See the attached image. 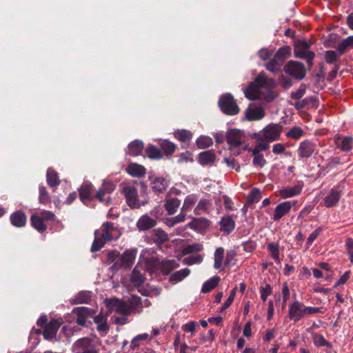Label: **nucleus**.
Here are the masks:
<instances>
[{"label":"nucleus","instance_id":"obj_1","mask_svg":"<svg viewBox=\"0 0 353 353\" xmlns=\"http://www.w3.org/2000/svg\"><path fill=\"white\" fill-rule=\"evenodd\" d=\"M121 232L112 222L103 223L101 228L94 232V240L91 247V252L101 250L106 242L116 240L120 237Z\"/></svg>","mask_w":353,"mask_h":353},{"label":"nucleus","instance_id":"obj_2","mask_svg":"<svg viewBox=\"0 0 353 353\" xmlns=\"http://www.w3.org/2000/svg\"><path fill=\"white\" fill-rule=\"evenodd\" d=\"M275 85V81L268 78L265 72H261L245 90V95L250 100H255L260 97L261 88H272Z\"/></svg>","mask_w":353,"mask_h":353},{"label":"nucleus","instance_id":"obj_3","mask_svg":"<svg viewBox=\"0 0 353 353\" xmlns=\"http://www.w3.org/2000/svg\"><path fill=\"white\" fill-rule=\"evenodd\" d=\"M72 352V353H98L99 349L94 339L83 337L73 343Z\"/></svg>","mask_w":353,"mask_h":353},{"label":"nucleus","instance_id":"obj_4","mask_svg":"<svg viewBox=\"0 0 353 353\" xmlns=\"http://www.w3.org/2000/svg\"><path fill=\"white\" fill-rule=\"evenodd\" d=\"M137 250L131 248L126 250L119 257V259L111 267L112 270H117L119 268H128L131 267L134 262L137 256Z\"/></svg>","mask_w":353,"mask_h":353},{"label":"nucleus","instance_id":"obj_5","mask_svg":"<svg viewBox=\"0 0 353 353\" xmlns=\"http://www.w3.org/2000/svg\"><path fill=\"white\" fill-rule=\"evenodd\" d=\"M219 105L222 112L228 115L237 114L240 110L233 96L228 93L220 97Z\"/></svg>","mask_w":353,"mask_h":353},{"label":"nucleus","instance_id":"obj_6","mask_svg":"<svg viewBox=\"0 0 353 353\" xmlns=\"http://www.w3.org/2000/svg\"><path fill=\"white\" fill-rule=\"evenodd\" d=\"M116 184L111 181L104 180L95 194V198L101 203L108 204L111 201L110 194L114 191Z\"/></svg>","mask_w":353,"mask_h":353},{"label":"nucleus","instance_id":"obj_7","mask_svg":"<svg viewBox=\"0 0 353 353\" xmlns=\"http://www.w3.org/2000/svg\"><path fill=\"white\" fill-rule=\"evenodd\" d=\"M105 305L108 308V313L116 312L123 316L129 315L127 305L125 301L117 298L105 299Z\"/></svg>","mask_w":353,"mask_h":353},{"label":"nucleus","instance_id":"obj_8","mask_svg":"<svg viewBox=\"0 0 353 353\" xmlns=\"http://www.w3.org/2000/svg\"><path fill=\"white\" fill-rule=\"evenodd\" d=\"M225 138L230 150H233L244 143L245 136L240 130L232 129L227 132Z\"/></svg>","mask_w":353,"mask_h":353},{"label":"nucleus","instance_id":"obj_9","mask_svg":"<svg viewBox=\"0 0 353 353\" xmlns=\"http://www.w3.org/2000/svg\"><path fill=\"white\" fill-rule=\"evenodd\" d=\"M283 128V125L280 123H270L267 125L261 130L264 140L267 142L279 140Z\"/></svg>","mask_w":353,"mask_h":353},{"label":"nucleus","instance_id":"obj_10","mask_svg":"<svg viewBox=\"0 0 353 353\" xmlns=\"http://www.w3.org/2000/svg\"><path fill=\"white\" fill-rule=\"evenodd\" d=\"M284 71L298 79H302L306 74L304 65L295 61H290L285 65Z\"/></svg>","mask_w":353,"mask_h":353},{"label":"nucleus","instance_id":"obj_11","mask_svg":"<svg viewBox=\"0 0 353 353\" xmlns=\"http://www.w3.org/2000/svg\"><path fill=\"white\" fill-rule=\"evenodd\" d=\"M121 192L124 194L128 206L132 208H139L138 192L134 186L125 185L122 188Z\"/></svg>","mask_w":353,"mask_h":353},{"label":"nucleus","instance_id":"obj_12","mask_svg":"<svg viewBox=\"0 0 353 353\" xmlns=\"http://www.w3.org/2000/svg\"><path fill=\"white\" fill-rule=\"evenodd\" d=\"M108 314H109L107 312V314L104 315L103 312H101L94 317V322L97 325V330L102 336H105L110 329L107 322Z\"/></svg>","mask_w":353,"mask_h":353},{"label":"nucleus","instance_id":"obj_13","mask_svg":"<svg viewBox=\"0 0 353 353\" xmlns=\"http://www.w3.org/2000/svg\"><path fill=\"white\" fill-rule=\"evenodd\" d=\"M294 53L296 57L309 61V45L305 40H298L294 43Z\"/></svg>","mask_w":353,"mask_h":353},{"label":"nucleus","instance_id":"obj_14","mask_svg":"<svg viewBox=\"0 0 353 353\" xmlns=\"http://www.w3.org/2000/svg\"><path fill=\"white\" fill-rule=\"evenodd\" d=\"M245 114L247 120L253 121L263 119L265 116V112L263 108L252 105L246 109Z\"/></svg>","mask_w":353,"mask_h":353},{"label":"nucleus","instance_id":"obj_15","mask_svg":"<svg viewBox=\"0 0 353 353\" xmlns=\"http://www.w3.org/2000/svg\"><path fill=\"white\" fill-rule=\"evenodd\" d=\"M307 307L299 303V301H295L289 309V316L291 319L296 321H299L303 316L305 315Z\"/></svg>","mask_w":353,"mask_h":353},{"label":"nucleus","instance_id":"obj_16","mask_svg":"<svg viewBox=\"0 0 353 353\" xmlns=\"http://www.w3.org/2000/svg\"><path fill=\"white\" fill-rule=\"evenodd\" d=\"M125 303L129 315L141 313L143 311L141 299L137 295H132Z\"/></svg>","mask_w":353,"mask_h":353},{"label":"nucleus","instance_id":"obj_17","mask_svg":"<svg viewBox=\"0 0 353 353\" xmlns=\"http://www.w3.org/2000/svg\"><path fill=\"white\" fill-rule=\"evenodd\" d=\"M150 239L157 247H161L169 238L168 233L163 230L157 228L150 232Z\"/></svg>","mask_w":353,"mask_h":353},{"label":"nucleus","instance_id":"obj_18","mask_svg":"<svg viewBox=\"0 0 353 353\" xmlns=\"http://www.w3.org/2000/svg\"><path fill=\"white\" fill-rule=\"evenodd\" d=\"M61 326V322L56 319H52L46 324L43 332V335L45 339H53L57 333L58 330Z\"/></svg>","mask_w":353,"mask_h":353},{"label":"nucleus","instance_id":"obj_19","mask_svg":"<svg viewBox=\"0 0 353 353\" xmlns=\"http://www.w3.org/2000/svg\"><path fill=\"white\" fill-rule=\"evenodd\" d=\"M74 311L77 312L76 322L80 325H85L88 318L95 312L87 307H79Z\"/></svg>","mask_w":353,"mask_h":353},{"label":"nucleus","instance_id":"obj_20","mask_svg":"<svg viewBox=\"0 0 353 353\" xmlns=\"http://www.w3.org/2000/svg\"><path fill=\"white\" fill-rule=\"evenodd\" d=\"M157 223V221L154 219L148 214H144L137 221V227L139 230L145 231L154 228Z\"/></svg>","mask_w":353,"mask_h":353},{"label":"nucleus","instance_id":"obj_21","mask_svg":"<svg viewBox=\"0 0 353 353\" xmlns=\"http://www.w3.org/2000/svg\"><path fill=\"white\" fill-rule=\"evenodd\" d=\"M210 223V221L204 217L193 218L187 225L193 230L203 232L209 227Z\"/></svg>","mask_w":353,"mask_h":353},{"label":"nucleus","instance_id":"obj_22","mask_svg":"<svg viewBox=\"0 0 353 353\" xmlns=\"http://www.w3.org/2000/svg\"><path fill=\"white\" fill-rule=\"evenodd\" d=\"M294 203L291 201H285L279 203L275 208L273 219L278 221L281 219L283 216L287 214L291 210L292 207Z\"/></svg>","mask_w":353,"mask_h":353},{"label":"nucleus","instance_id":"obj_23","mask_svg":"<svg viewBox=\"0 0 353 353\" xmlns=\"http://www.w3.org/2000/svg\"><path fill=\"white\" fill-rule=\"evenodd\" d=\"M336 147L343 152H350L352 148L353 138L351 137H345L343 139L340 136L334 138Z\"/></svg>","mask_w":353,"mask_h":353},{"label":"nucleus","instance_id":"obj_24","mask_svg":"<svg viewBox=\"0 0 353 353\" xmlns=\"http://www.w3.org/2000/svg\"><path fill=\"white\" fill-rule=\"evenodd\" d=\"M303 183L299 182L297 184L292 187H286L280 190V195L284 198H289L296 196L301 192Z\"/></svg>","mask_w":353,"mask_h":353},{"label":"nucleus","instance_id":"obj_25","mask_svg":"<svg viewBox=\"0 0 353 353\" xmlns=\"http://www.w3.org/2000/svg\"><path fill=\"white\" fill-rule=\"evenodd\" d=\"M26 215L21 210L16 211L10 215L11 223L15 227H23L26 223Z\"/></svg>","mask_w":353,"mask_h":353},{"label":"nucleus","instance_id":"obj_26","mask_svg":"<svg viewBox=\"0 0 353 353\" xmlns=\"http://www.w3.org/2000/svg\"><path fill=\"white\" fill-rule=\"evenodd\" d=\"M179 267V263L175 260H163L158 264V268L163 274H169L174 269Z\"/></svg>","mask_w":353,"mask_h":353},{"label":"nucleus","instance_id":"obj_27","mask_svg":"<svg viewBox=\"0 0 353 353\" xmlns=\"http://www.w3.org/2000/svg\"><path fill=\"white\" fill-rule=\"evenodd\" d=\"M126 171L133 177H141L146 173L145 168L137 163H130L126 168Z\"/></svg>","mask_w":353,"mask_h":353},{"label":"nucleus","instance_id":"obj_28","mask_svg":"<svg viewBox=\"0 0 353 353\" xmlns=\"http://www.w3.org/2000/svg\"><path fill=\"white\" fill-rule=\"evenodd\" d=\"M181 201L177 198H169L165 201L164 207L169 215L176 213L180 205Z\"/></svg>","mask_w":353,"mask_h":353},{"label":"nucleus","instance_id":"obj_29","mask_svg":"<svg viewBox=\"0 0 353 353\" xmlns=\"http://www.w3.org/2000/svg\"><path fill=\"white\" fill-rule=\"evenodd\" d=\"M225 250L223 248H218L216 249L214 254V268L216 270L221 269L223 265H225L224 260Z\"/></svg>","mask_w":353,"mask_h":353},{"label":"nucleus","instance_id":"obj_30","mask_svg":"<svg viewBox=\"0 0 353 353\" xmlns=\"http://www.w3.org/2000/svg\"><path fill=\"white\" fill-rule=\"evenodd\" d=\"M216 159V154L212 150H206L199 154V162L201 165H205L212 163Z\"/></svg>","mask_w":353,"mask_h":353},{"label":"nucleus","instance_id":"obj_31","mask_svg":"<svg viewBox=\"0 0 353 353\" xmlns=\"http://www.w3.org/2000/svg\"><path fill=\"white\" fill-rule=\"evenodd\" d=\"M32 226L39 232H43L47 230L45 221L39 214H32L30 217Z\"/></svg>","mask_w":353,"mask_h":353},{"label":"nucleus","instance_id":"obj_32","mask_svg":"<svg viewBox=\"0 0 353 353\" xmlns=\"http://www.w3.org/2000/svg\"><path fill=\"white\" fill-rule=\"evenodd\" d=\"M221 279L218 276H215L205 281L201 288L202 293H208L214 290L219 283Z\"/></svg>","mask_w":353,"mask_h":353},{"label":"nucleus","instance_id":"obj_33","mask_svg":"<svg viewBox=\"0 0 353 353\" xmlns=\"http://www.w3.org/2000/svg\"><path fill=\"white\" fill-rule=\"evenodd\" d=\"M352 48H353V36H350L339 43L337 51L339 52V56H341L345 51Z\"/></svg>","mask_w":353,"mask_h":353},{"label":"nucleus","instance_id":"obj_34","mask_svg":"<svg viewBox=\"0 0 353 353\" xmlns=\"http://www.w3.org/2000/svg\"><path fill=\"white\" fill-rule=\"evenodd\" d=\"M152 185L153 191L157 193H161L164 192L167 188L166 180L163 177L155 178L153 180Z\"/></svg>","mask_w":353,"mask_h":353},{"label":"nucleus","instance_id":"obj_35","mask_svg":"<svg viewBox=\"0 0 353 353\" xmlns=\"http://www.w3.org/2000/svg\"><path fill=\"white\" fill-rule=\"evenodd\" d=\"M129 154L138 156L141 154L143 149V143L139 140H135L128 145Z\"/></svg>","mask_w":353,"mask_h":353},{"label":"nucleus","instance_id":"obj_36","mask_svg":"<svg viewBox=\"0 0 353 353\" xmlns=\"http://www.w3.org/2000/svg\"><path fill=\"white\" fill-rule=\"evenodd\" d=\"M220 224L221 229L228 233L231 232L235 226L234 221L230 216H223L220 221Z\"/></svg>","mask_w":353,"mask_h":353},{"label":"nucleus","instance_id":"obj_37","mask_svg":"<svg viewBox=\"0 0 353 353\" xmlns=\"http://www.w3.org/2000/svg\"><path fill=\"white\" fill-rule=\"evenodd\" d=\"M340 194L337 190H332L329 195L325 197V205L327 208L334 206L338 203Z\"/></svg>","mask_w":353,"mask_h":353},{"label":"nucleus","instance_id":"obj_38","mask_svg":"<svg viewBox=\"0 0 353 353\" xmlns=\"http://www.w3.org/2000/svg\"><path fill=\"white\" fill-rule=\"evenodd\" d=\"M47 183L50 187H55L60 184L58 173L54 170L49 168L46 175Z\"/></svg>","mask_w":353,"mask_h":353},{"label":"nucleus","instance_id":"obj_39","mask_svg":"<svg viewBox=\"0 0 353 353\" xmlns=\"http://www.w3.org/2000/svg\"><path fill=\"white\" fill-rule=\"evenodd\" d=\"M190 273V270L188 268H184L172 273L170 276V281L175 283H178L184 279Z\"/></svg>","mask_w":353,"mask_h":353},{"label":"nucleus","instance_id":"obj_40","mask_svg":"<svg viewBox=\"0 0 353 353\" xmlns=\"http://www.w3.org/2000/svg\"><path fill=\"white\" fill-rule=\"evenodd\" d=\"M92 188L93 185L91 183L83 184L79 190L80 199L82 201L90 199Z\"/></svg>","mask_w":353,"mask_h":353},{"label":"nucleus","instance_id":"obj_41","mask_svg":"<svg viewBox=\"0 0 353 353\" xmlns=\"http://www.w3.org/2000/svg\"><path fill=\"white\" fill-rule=\"evenodd\" d=\"M159 146L166 156L172 154L176 150V145L168 140H163L160 141Z\"/></svg>","mask_w":353,"mask_h":353},{"label":"nucleus","instance_id":"obj_42","mask_svg":"<svg viewBox=\"0 0 353 353\" xmlns=\"http://www.w3.org/2000/svg\"><path fill=\"white\" fill-rule=\"evenodd\" d=\"M131 281L136 285H141L145 281V278L143 274L138 270V265H137L131 274Z\"/></svg>","mask_w":353,"mask_h":353},{"label":"nucleus","instance_id":"obj_43","mask_svg":"<svg viewBox=\"0 0 353 353\" xmlns=\"http://www.w3.org/2000/svg\"><path fill=\"white\" fill-rule=\"evenodd\" d=\"M147 156L152 159H161L163 157L161 151L154 145H150L145 149Z\"/></svg>","mask_w":353,"mask_h":353},{"label":"nucleus","instance_id":"obj_44","mask_svg":"<svg viewBox=\"0 0 353 353\" xmlns=\"http://www.w3.org/2000/svg\"><path fill=\"white\" fill-rule=\"evenodd\" d=\"M291 49L289 46H284L280 48L275 55L274 56L276 59L281 61L282 63L285 61V60L290 55Z\"/></svg>","mask_w":353,"mask_h":353},{"label":"nucleus","instance_id":"obj_45","mask_svg":"<svg viewBox=\"0 0 353 353\" xmlns=\"http://www.w3.org/2000/svg\"><path fill=\"white\" fill-rule=\"evenodd\" d=\"M282 65L283 63L281 62V61L276 59V58L274 57L272 59L265 64V67L270 72L275 73L280 70Z\"/></svg>","mask_w":353,"mask_h":353},{"label":"nucleus","instance_id":"obj_46","mask_svg":"<svg viewBox=\"0 0 353 353\" xmlns=\"http://www.w3.org/2000/svg\"><path fill=\"white\" fill-rule=\"evenodd\" d=\"M39 201L40 203L43 205H47L51 203L50 196L46 190V188L44 186H39Z\"/></svg>","mask_w":353,"mask_h":353},{"label":"nucleus","instance_id":"obj_47","mask_svg":"<svg viewBox=\"0 0 353 353\" xmlns=\"http://www.w3.org/2000/svg\"><path fill=\"white\" fill-rule=\"evenodd\" d=\"M174 137L181 142H186L192 139V133L187 130H179L174 132Z\"/></svg>","mask_w":353,"mask_h":353},{"label":"nucleus","instance_id":"obj_48","mask_svg":"<svg viewBox=\"0 0 353 353\" xmlns=\"http://www.w3.org/2000/svg\"><path fill=\"white\" fill-rule=\"evenodd\" d=\"M304 134V131L297 126L292 127L285 134L286 137L293 139H299Z\"/></svg>","mask_w":353,"mask_h":353},{"label":"nucleus","instance_id":"obj_49","mask_svg":"<svg viewBox=\"0 0 353 353\" xmlns=\"http://www.w3.org/2000/svg\"><path fill=\"white\" fill-rule=\"evenodd\" d=\"M197 201V197L194 195H188L185 197L181 209L183 211H189L191 210Z\"/></svg>","mask_w":353,"mask_h":353},{"label":"nucleus","instance_id":"obj_50","mask_svg":"<svg viewBox=\"0 0 353 353\" xmlns=\"http://www.w3.org/2000/svg\"><path fill=\"white\" fill-rule=\"evenodd\" d=\"M203 249V245L201 243H192L191 245H188L185 246L183 252L184 254H191L193 253H196L202 251Z\"/></svg>","mask_w":353,"mask_h":353},{"label":"nucleus","instance_id":"obj_51","mask_svg":"<svg viewBox=\"0 0 353 353\" xmlns=\"http://www.w3.org/2000/svg\"><path fill=\"white\" fill-rule=\"evenodd\" d=\"M196 145L200 149H204L213 144L212 139L209 137H200L196 141Z\"/></svg>","mask_w":353,"mask_h":353},{"label":"nucleus","instance_id":"obj_52","mask_svg":"<svg viewBox=\"0 0 353 353\" xmlns=\"http://www.w3.org/2000/svg\"><path fill=\"white\" fill-rule=\"evenodd\" d=\"M268 250L270 253L271 256L278 263H280L279 250L278 244L271 243L268 245Z\"/></svg>","mask_w":353,"mask_h":353},{"label":"nucleus","instance_id":"obj_53","mask_svg":"<svg viewBox=\"0 0 353 353\" xmlns=\"http://www.w3.org/2000/svg\"><path fill=\"white\" fill-rule=\"evenodd\" d=\"M91 299V296L89 292H81L74 299V303L76 304L88 303Z\"/></svg>","mask_w":353,"mask_h":353},{"label":"nucleus","instance_id":"obj_54","mask_svg":"<svg viewBox=\"0 0 353 353\" xmlns=\"http://www.w3.org/2000/svg\"><path fill=\"white\" fill-rule=\"evenodd\" d=\"M298 155L301 158H305L309 157V142L307 141H303L301 143L298 149Z\"/></svg>","mask_w":353,"mask_h":353},{"label":"nucleus","instance_id":"obj_55","mask_svg":"<svg viewBox=\"0 0 353 353\" xmlns=\"http://www.w3.org/2000/svg\"><path fill=\"white\" fill-rule=\"evenodd\" d=\"M261 194L259 189L254 188L252 190L248 196V202L250 203H258L261 199Z\"/></svg>","mask_w":353,"mask_h":353},{"label":"nucleus","instance_id":"obj_56","mask_svg":"<svg viewBox=\"0 0 353 353\" xmlns=\"http://www.w3.org/2000/svg\"><path fill=\"white\" fill-rule=\"evenodd\" d=\"M210 205V202L207 199H201L199 201L194 209V212L199 214L201 211H206Z\"/></svg>","mask_w":353,"mask_h":353},{"label":"nucleus","instance_id":"obj_57","mask_svg":"<svg viewBox=\"0 0 353 353\" xmlns=\"http://www.w3.org/2000/svg\"><path fill=\"white\" fill-rule=\"evenodd\" d=\"M203 256L200 254L196 256H191L183 259V263L188 265H192L196 263H200L203 261Z\"/></svg>","mask_w":353,"mask_h":353},{"label":"nucleus","instance_id":"obj_58","mask_svg":"<svg viewBox=\"0 0 353 353\" xmlns=\"http://www.w3.org/2000/svg\"><path fill=\"white\" fill-rule=\"evenodd\" d=\"M186 212V211H183V209H181L180 213L170 220V226H174L175 224L183 222L185 220Z\"/></svg>","mask_w":353,"mask_h":353},{"label":"nucleus","instance_id":"obj_59","mask_svg":"<svg viewBox=\"0 0 353 353\" xmlns=\"http://www.w3.org/2000/svg\"><path fill=\"white\" fill-rule=\"evenodd\" d=\"M339 56L336 52L334 50H327L325 52V59L328 63H335L337 61Z\"/></svg>","mask_w":353,"mask_h":353},{"label":"nucleus","instance_id":"obj_60","mask_svg":"<svg viewBox=\"0 0 353 353\" xmlns=\"http://www.w3.org/2000/svg\"><path fill=\"white\" fill-rule=\"evenodd\" d=\"M313 341L315 345L318 346H329L330 343L324 339L322 335L313 334Z\"/></svg>","mask_w":353,"mask_h":353},{"label":"nucleus","instance_id":"obj_61","mask_svg":"<svg viewBox=\"0 0 353 353\" xmlns=\"http://www.w3.org/2000/svg\"><path fill=\"white\" fill-rule=\"evenodd\" d=\"M261 298L263 302L266 301L267 297L271 294L272 288L270 284H266L265 287L260 288Z\"/></svg>","mask_w":353,"mask_h":353},{"label":"nucleus","instance_id":"obj_62","mask_svg":"<svg viewBox=\"0 0 353 353\" xmlns=\"http://www.w3.org/2000/svg\"><path fill=\"white\" fill-rule=\"evenodd\" d=\"M252 163L254 166L262 168L266 164L267 161L264 158L263 154H261L254 157Z\"/></svg>","mask_w":353,"mask_h":353},{"label":"nucleus","instance_id":"obj_63","mask_svg":"<svg viewBox=\"0 0 353 353\" xmlns=\"http://www.w3.org/2000/svg\"><path fill=\"white\" fill-rule=\"evenodd\" d=\"M38 214L44 221H54L55 219L54 214L48 210H43Z\"/></svg>","mask_w":353,"mask_h":353},{"label":"nucleus","instance_id":"obj_64","mask_svg":"<svg viewBox=\"0 0 353 353\" xmlns=\"http://www.w3.org/2000/svg\"><path fill=\"white\" fill-rule=\"evenodd\" d=\"M346 246L347 248V252L350 255V261L353 263V239L348 238L346 240Z\"/></svg>","mask_w":353,"mask_h":353}]
</instances>
